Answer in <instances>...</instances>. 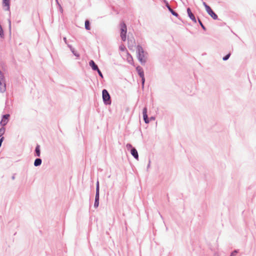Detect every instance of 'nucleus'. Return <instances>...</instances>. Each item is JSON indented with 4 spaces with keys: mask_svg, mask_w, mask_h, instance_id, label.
Here are the masks:
<instances>
[{
    "mask_svg": "<svg viewBox=\"0 0 256 256\" xmlns=\"http://www.w3.org/2000/svg\"><path fill=\"white\" fill-rule=\"evenodd\" d=\"M120 37L123 41H125L126 38L127 28L126 24L124 22H122L120 24Z\"/></svg>",
    "mask_w": 256,
    "mask_h": 256,
    "instance_id": "nucleus-1",
    "label": "nucleus"
},
{
    "mask_svg": "<svg viewBox=\"0 0 256 256\" xmlns=\"http://www.w3.org/2000/svg\"><path fill=\"white\" fill-rule=\"evenodd\" d=\"M203 5L204 6L208 14L214 20H216L218 18V16L212 10L210 7L207 5L205 2H203Z\"/></svg>",
    "mask_w": 256,
    "mask_h": 256,
    "instance_id": "nucleus-2",
    "label": "nucleus"
},
{
    "mask_svg": "<svg viewBox=\"0 0 256 256\" xmlns=\"http://www.w3.org/2000/svg\"><path fill=\"white\" fill-rule=\"evenodd\" d=\"M102 98L105 103L107 104H110V96L106 90H102Z\"/></svg>",
    "mask_w": 256,
    "mask_h": 256,
    "instance_id": "nucleus-3",
    "label": "nucleus"
},
{
    "mask_svg": "<svg viewBox=\"0 0 256 256\" xmlns=\"http://www.w3.org/2000/svg\"><path fill=\"white\" fill-rule=\"evenodd\" d=\"M137 50L138 52V58L140 62H143V58L144 57V52L142 46H137Z\"/></svg>",
    "mask_w": 256,
    "mask_h": 256,
    "instance_id": "nucleus-4",
    "label": "nucleus"
},
{
    "mask_svg": "<svg viewBox=\"0 0 256 256\" xmlns=\"http://www.w3.org/2000/svg\"><path fill=\"white\" fill-rule=\"evenodd\" d=\"M6 90V84L3 76L0 77V91L4 92Z\"/></svg>",
    "mask_w": 256,
    "mask_h": 256,
    "instance_id": "nucleus-5",
    "label": "nucleus"
},
{
    "mask_svg": "<svg viewBox=\"0 0 256 256\" xmlns=\"http://www.w3.org/2000/svg\"><path fill=\"white\" fill-rule=\"evenodd\" d=\"M10 117L9 114H5L3 116L2 119L0 122V124L2 126H5L8 122V118Z\"/></svg>",
    "mask_w": 256,
    "mask_h": 256,
    "instance_id": "nucleus-6",
    "label": "nucleus"
},
{
    "mask_svg": "<svg viewBox=\"0 0 256 256\" xmlns=\"http://www.w3.org/2000/svg\"><path fill=\"white\" fill-rule=\"evenodd\" d=\"M187 12L190 18L196 23V18L194 14L192 12L190 9V8H188L187 9Z\"/></svg>",
    "mask_w": 256,
    "mask_h": 256,
    "instance_id": "nucleus-7",
    "label": "nucleus"
},
{
    "mask_svg": "<svg viewBox=\"0 0 256 256\" xmlns=\"http://www.w3.org/2000/svg\"><path fill=\"white\" fill-rule=\"evenodd\" d=\"M136 70L140 77L144 76V72L142 67L138 66L136 67Z\"/></svg>",
    "mask_w": 256,
    "mask_h": 256,
    "instance_id": "nucleus-8",
    "label": "nucleus"
},
{
    "mask_svg": "<svg viewBox=\"0 0 256 256\" xmlns=\"http://www.w3.org/2000/svg\"><path fill=\"white\" fill-rule=\"evenodd\" d=\"M89 64L93 70H96L98 68V66L95 64L94 62L92 60L90 62Z\"/></svg>",
    "mask_w": 256,
    "mask_h": 256,
    "instance_id": "nucleus-9",
    "label": "nucleus"
},
{
    "mask_svg": "<svg viewBox=\"0 0 256 256\" xmlns=\"http://www.w3.org/2000/svg\"><path fill=\"white\" fill-rule=\"evenodd\" d=\"M131 154L136 159H138V152L134 148L132 149Z\"/></svg>",
    "mask_w": 256,
    "mask_h": 256,
    "instance_id": "nucleus-10",
    "label": "nucleus"
},
{
    "mask_svg": "<svg viewBox=\"0 0 256 256\" xmlns=\"http://www.w3.org/2000/svg\"><path fill=\"white\" fill-rule=\"evenodd\" d=\"M3 4L4 6L6 7V10L10 9V0H3Z\"/></svg>",
    "mask_w": 256,
    "mask_h": 256,
    "instance_id": "nucleus-11",
    "label": "nucleus"
},
{
    "mask_svg": "<svg viewBox=\"0 0 256 256\" xmlns=\"http://www.w3.org/2000/svg\"><path fill=\"white\" fill-rule=\"evenodd\" d=\"M42 163V160L40 158H37L35 160L34 165L36 166H40Z\"/></svg>",
    "mask_w": 256,
    "mask_h": 256,
    "instance_id": "nucleus-12",
    "label": "nucleus"
},
{
    "mask_svg": "<svg viewBox=\"0 0 256 256\" xmlns=\"http://www.w3.org/2000/svg\"><path fill=\"white\" fill-rule=\"evenodd\" d=\"M98 200H99V194H98V196H97V192H96V200H95V202H94V206L98 207Z\"/></svg>",
    "mask_w": 256,
    "mask_h": 256,
    "instance_id": "nucleus-13",
    "label": "nucleus"
},
{
    "mask_svg": "<svg viewBox=\"0 0 256 256\" xmlns=\"http://www.w3.org/2000/svg\"><path fill=\"white\" fill-rule=\"evenodd\" d=\"M167 7L168 9V10L171 12V13L174 15V16H178V14L176 12H174L171 8L170 7L168 6V4H167Z\"/></svg>",
    "mask_w": 256,
    "mask_h": 256,
    "instance_id": "nucleus-14",
    "label": "nucleus"
},
{
    "mask_svg": "<svg viewBox=\"0 0 256 256\" xmlns=\"http://www.w3.org/2000/svg\"><path fill=\"white\" fill-rule=\"evenodd\" d=\"M85 28L87 30H90V22L88 20H86L85 22Z\"/></svg>",
    "mask_w": 256,
    "mask_h": 256,
    "instance_id": "nucleus-15",
    "label": "nucleus"
},
{
    "mask_svg": "<svg viewBox=\"0 0 256 256\" xmlns=\"http://www.w3.org/2000/svg\"><path fill=\"white\" fill-rule=\"evenodd\" d=\"M36 156H40V146H37L36 148Z\"/></svg>",
    "mask_w": 256,
    "mask_h": 256,
    "instance_id": "nucleus-16",
    "label": "nucleus"
},
{
    "mask_svg": "<svg viewBox=\"0 0 256 256\" xmlns=\"http://www.w3.org/2000/svg\"><path fill=\"white\" fill-rule=\"evenodd\" d=\"M143 116H144V120L145 122L146 123V124H148L149 122V121H148V117L147 114H143Z\"/></svg>",
    "mask_w": 256,
    "mask_h": 256,
    "instance_id": "nucleus-17",
    "label": "nucleus"
},
{
    "mask_svg": "<svg viewBox=\"0 0 256 256\" xmlns=\"http://www.w3.org/2000/svg\"><path fill=\"white\" fill-rule=\"evenodd\" d=\"M5 129L4 128H0V138L2 137V135L4 134Z\"/></svg>",
    "mask_w": 256,
    "mask_h": 256,
    "instance_id": "nucleus-18",
    "label": "nucleus"
},
{
    "mask_svg": "<svg viewBox=\"0 0 256 256\" xmlns=\"http://www.w3.org/2000/svg\"><path fill=\"white\" fill-rule=\"evenodd\" d=\"M230 53L228 54L226 56L224 57L223 58H222L223 60H228V58H230Z\"/></svg>",
    "mask_w": 256,
    "mask_h": 256,
    "instance_id": "nucleus-19",
    "label": "nucleus"
},
{
    "mask_svg": "<svg viewBox=\"0 0 256 256\" xmlns=\"http://www.w3.org/2000/svg\"><path fill=\"white\" fill-rule=\"evenodd\" d=\"M97 192V196H98V194H99V182H98L96 184V192Z\"/></svg>",
    "mask_w": 256,
    "mask_h": 256,
    "instance_id": "nucleus-20",
    "label": "nucleus"
},
{
    "mask_svg": "<svg viewBox=\"0 0 256 256\" xmlns=\"http://www.w3.org/2000/svg\"><path fill=\"white\" fill-rule=\"evenodd\" d=\"M0 36L2 37L4 36V32L1 25L0 24Z\"/></svg>",
    "mask_w": 256,
    "mask_h": 256,
    "instance_id": "nucleus-21",
    "label": "nucleus"
},
{
    "mask_svg": "<svg viewBox=\"0 0 256 256\" xmlns=\"http://www.w3.org/2000/svg\"><path fill=\"white\" fill-rule=\"evenodd\" d=\"M96 70H97V72H98V74L100 75V76L102 78H103L102 74V72L100 71V70L98 68Z\"/></svg>",
    "mask_w": 256,
    "mask_h": 256,
    "instance_id": "nucleus-22",
    "label": "nucleus"
},
{
    "mask_svg": "<svg viewBox=\"0 0 256 256\" xmlns=\"http://www.w3.org/2000/svg\"><path fill=\"white\" fill-rule=\"evenodd\" d=\"M198 22L200 24V25L201 26L202 28L204 30H206V28L204 27V26L203 25V24H202V22L199 20H198Z\"/></svg>",
    "mask_w": 256,
    "mask_h": 256,
    "instance_id": "nucleus-23",
    "label": "nucleus"
},
{
    "mask_svg": "<svg viewBox=\"0 0 256 256\" xmlns=\"http://www.w3.org/2000/svg\"><path fill=\"white\" fill-rule=\"evenodd\" d=\"M140 78H142V86H144V81H145L144 76H140Z\"/></svg>",
    "mask_w": 256,
    "mask_h": 256,
    "instance_id": "nucleus-24",
    "label": "nucleus"
},
{
    "mask_svg": "<svg viewBox=\"0 0 256 256\" xmlns=\"http://www.w3.org/2000/svg\"><path fill=\"white\" fill-rule=\"evenodd\" d=\"M147 114V109L146 108H144L143 110V114Z\"/></svg>",
    "mask_w": 256,
    "mask_h": 256,
    "instance_id": "nucleus-25",
    "label": "nucleus"
},
{
    "mask_svg": "<svg viewBox=\"0 0 256 256\" xmlns=\"http://www.w3.org/2000/svg\"><path fill=\"white\" fill-rule=\"evenodd\" d=\"M237 253L236 250H234L230 255V256H233L236 254Z\"/></svg>",
    "mask_w": 256,
    "mask_h": 256,
    "instance_id": "nucleus-26",
    "label": "nucleus"
},
{
    "mask_svg": "<svg viewBox=\"0 0 256 256\" xmlns=\"http://www.w3.org/2000/svg\"><path fill=\"white\" fill-rule=\"evenodd\" d=\"M72 52L74 54V55H76V56H77L78 57V56H79V55H78V54H75V53L74 52V50H72Z\"/></svg>",
    "mask_w": 256,
    "mask_h": 256,
    "instance_id": "nucleus-27",
    "label": "nucleus"
}]
</instances>
